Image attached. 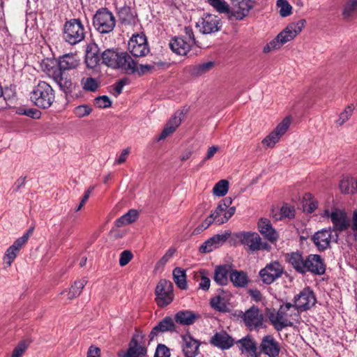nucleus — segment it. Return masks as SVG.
<instances>
[{
    "label": "nucleus",
    "instance_id": "obj_61",
    "mask_svg": "<svg viewBox=\"0 0 357 357\" xmlns=\"http://www.w3.org/2000/svg\"><path fill=\"white\" fill-rule=\"evenodd\" d=\"M27 242V236H22L20 238L16 239L13 244L11 245L16 250L20 251L22 246Z\"/></svg>",
    "mask_w": 357,
    "mask_h": 357
},
{
    "label": "nucleus",
    "instance_id": "obj_31",
    "mask_svg": "<svg viewBox=\"0 0 357 357\" xmlns=\"http://www.w3.org/2000/svg\"><path fill=\"white\" fill-rule=\"evenodd\" d=\"M229 279L234 287H245L249 282L246 273L243 271L231 269L229 272Z\"/></svg>",
    "mask_w": 357,
    "mask_h": 357
},
{
    "label": "nucleus",
    "instance_id": "obj_22",
    "mask_svg": "<svg viewBox=\"0 0 357 357\" xmlns=\"http://www.w3.org/2000/svg\"><path fill=\"white\" fill-rule=\"evenodd\" d=\"M236 344L242 354H245L248 357H259V354L257 352V344L250 335L241 338Z\"/></svg>",
    "mask_w": 357,
    "mask_h": 357
},
{
    "label": "nucleus",
    "instance_id": "obj_26",
    "mask_svg": "<svg viewBox=\"0 0 357 357\" xmlns=\"http://www.w3.org/2000/svg\"><path fill=\"white\" fill-rule=\"evenodd\" d=\"M175 330L176 326L173 319L170 317H165L158 325L153 328L149 335V340L153 341L159 333L173 332Z\"/></svg>",
    "mask_w": 357,
    "mask_h": 357
},
{
    "label": "nucleus",
    "instance_id": "obj_8",
    "mask_svg": "<svg viewBox=\"0 0 357 357\" xmlns=\"http://www.w3.org/2000/svg\"><path fill=\"white\" fill-rule=\"evenodd\" d=\"M47 75L51 77L59 86L60 89L66 94L71 93L75 89L76 84L72 82L71 78L63 74L57 67L48 68L47 66L44 68Z\"/></svg>",
    "mask_w": 357,
    "mask_h": 357
},
{
    "label": "nucleus",
    "instance_id": "obj_48",
    "mask_svg": "<svg viewBox=\"0 0 357 357\" xmlns=\"http://www.w3.org/2000/svg\"><path fill=\"white\" fill-rule=\"evenodd\" d=\"M291 124V119L287 116L285 117L274 129V132L281 137L287 131Z\"/></svg>",
    "mask_w": 357,
    "mask_h": 357
},
{
    "label": "nucleus",
    "instance_id": "obj_41",
    "mask_svg": "<svg viewBox=\"0 0 357 357\" xmlns=\"http://www.w3.org/2000/svg\"><path fill=\"white\" fill-rule=\"evenodd\" d=\"M86 283L87 280L85 278L76 280L69 289L68 298L72 300L79 296Z\"/></svg>",
    "mask_w": 357,
    "mask_h": 357
},
{
    "label": "nucleus",
    "instance_id": "obj_17",
    "mask_svg": "<svg viewBox=\"0 0 357 357\" xmlns=\"http://www.w3.org/2000/svg\"><path fill=\"white\" fill-rule=\"evenodd\" d=\"M242 318L245 326L250 330H255L262 327L264 317L257 307L252 306L246 310Z\"/></svg>",
    "mask_w": 357,
    "mask_h": 357
},
{
    "label": "nucleus",
    "instance_id": "obj_55",
    "mask_svg": "<svg viewBox=\"0 0 357 357\" xmlns=\"http://www.w3.org/2000/svg\"><path fill=\"white\" fill-rule=\"evenodd\" d=\"M182 116V112H177L174 114V116H172L167 123L176 130L181 123Z\"/></svg>",
    "mask_w": 357,
    "mask_h": 357
},
{
    "label": "nucleus",
    "instance_id": "obj_35",
    "mask_svg": "<svg viewBox=\"0 0 357 357\" xmlns=\"http://www.w3.org/2000/svg\"><path fill=\"white\" fill-rule=\"evenodd\" d=\"M119 52L114 50H106L101 54L102 63L109 67L115 68L119 58Z\"/></svg>",
    "mask_w": 357,
    "mask_h": 357
},
{
    "label": "nucleus",
    "instance_id": "obj_20",
    "mask_svg": "<svg viewBox=\"0 0 357 357\" xmlns=\"http://www.w3.org/2000/svg\"><path fill=\"white\" fill-rule=\"evenodd\" d=\"M181 346L185 357H196L199 353V341L190 334L181 335Z\"/></svg>",
    "mask_w": 357,
    "mask_h": 357
},
{
    "label": "nucleus",
    "instance_id": "obj_64",
    "mask_svg": "<svg viewBox=\"0 0 357 357\" xmlns=\"http://www.w3.org/2000/svg\"><path fill=\"white\" fill-rule=\"evenodd\" d=\"M100 349L95 346H91L87 353V357H99Z\"/></svg>",
    "mask_w": 357,
    "mask_h": 357
},
{
    "label": "nucleus",
    "instance_id": "obj_29",
    "mask_svg": "<svg viewBox=\"0 0 357 357\" xmlns=\"http://www.w3.org/2000/svg\"><path fill=\"white\" fill-rule=\"evenodd\" d=\"M199 314L190 310H181L175 314V321L181 325L190 326L199 318Z\"/></svg>",
    "mask_w": 357,
    "mask_h": 357
},
{
    "label": "nucleus",
    "instance_id": "obj_4",
    "mask_svg": "<svg viewBox=\"0 0 357 357\" xmlns=\"http://www.w3.org/2000/svg\"><path fill=\"white\" fill-rule=\"evenodd\" d=\"M31 102L38 107L50 108L55 99V93L52 87L44 81H39L30 94Z\"/></svg>",
    "mask_w": 357,
    "mask_h": 357
},
{
    "label": "nucleus",
    "instance_id": "obj_12",
    "mask_svg": "<svg viewBox=\"0 0 357 357\" xmlns=\"http://www.w3.org/2000/svg\"><path fill=\"white\" fill-rule=\"evenodd\" d=\"M128 50L135 57L146 56L149 52V47L145 35L134 34L128 42Z\"/></svg>",
    "mask_w": 357,
    "mask_h": 357
},
{
    "label": "nucleus",
    "instance_id": "obj_7",
    "mask_svg": "<svg viewBox=\"0 0 357 357\" xmlns=\"http://www.w3.org/2000/svg\"><path fill=\"white\" fill-rule=\"evenodd\" d=\"M235 236L240 241L241 244L248 247L252 252L258 250L269 251L271 245L261 241V237L257 232L241 231L235 234Z\"/></svg>",
    "mask_w": 357,
    "mask_h": 357
},
{
    "label": "nucleus",
    "instance_id": "obj_3",
    "mask_svg": "<svg viewBox=\"0 0 357 357\" xmlns=\"http://www.w3.org/2000/svg\"><path fill=\"white\" fill-rule=\"evenodd\" d=\"M306 24V20L301 19L289 24L275 38L267 43L263 49L264 53L280 48L284 44L292 40Z\"/></svg>",
    "mask_w": 357,
    "mask_h": 357
},
{
    "label": "nucleus",
    "instance_id": "obj_46",
    "mask_svg": "<svg viewBox=\"0 0 357 357\" xmlns=\"http://www.w3.org/2000/svg\"><path fill=\"white\" fill-rule=\"evenodd\" d=\"M354 109V105L353 104L349 105L345 107L344 111L340 113L338 119L335 121V124L337 126H342L345 122H347L351 116L353 114V111Z\"/></svg>",
    "mask_w": 357,
    "mask_h": 357
},
{
    "label": "nucleus",
    "instance_id": "obj_37",
    "mask_svg": "<svg viewBox=\"0 0 357 357\" xmlns=\"http://www.w3.org/2000/svg\"><path fill=\"white\" fill-rule=\"evenodd\" d=\"M173 280L179 289H187L186 274L184 269L180 267L175 268L173 271Z\"/></svg>",
    "mask_w": 357,
    "mask_h": 357
},
{
    "label": "nucleus",
    "instance_id": "obj_51",
    "mask_svg": "<svg viewBox=\"0 0 357 357\" xmlns=\"http://www.w3.org/2000/svg\"><path fill=\"white\" fill-rule=\"evenodd\" d=\"M277 6L280 8V14L282 17H287L291 13V6L286 0H278Z\"/></svg>",
    "mask_w": 357,
    "mask_h": 357
},
{
    "label": "nucleus",
    "instance_id": "obj_21",
    "mask_svg": "<svg viewBox=\"0 0 357 357\" xmlns=\"http://www.w3.org/2000/svg\"><path fill=\"white\" fill-rule=\"evenodd\" d=\"M305 273L310 272L316 275L325 273L326 267L321 257L318 255H310L305 259Z\"/></svg>",
    "mask_w": 357,
    "mask_h": 357
},
{
    "label": "nucleus",
    "instance_id": "obj_56",
    "mask_svg": "<svg viewBox=\"0 0 357 357\" xmlns=\"http://www.w3.org/2000/svg\"><path fill=\"white\" fill-rule=\"evenodd\" d=\"M185 36H183L187 41L190 42V43L193 45H195L198 47H200L198 42L195 40L193 31L191 27L186 26L184 28Z\"/></svg>",
    "mask_w": 357,
    "mask_h": 357
},
{
    "label": "nucleus",
    "instance_id": "obj_38",
    "mask_svg": "<svg viewBox=\"0 0 357 357\" xmlns=\"http://www.w3.org/2000/svg\"><path fill=\"white\" fill-rule=\"evenodd\" d=\"M138 211L135 209L129 210L126 214L116 220V226L118 227L134 222L138 218Z\"/></svg>",
    "mask_w": 357,
    "mask_h": 357
},
{
    "label": "nucleus",
    "instance_id": "obj_16",
    "mask_svg": "<svg viewBox=\"0 0 357 357\" xmlns=\"http://www.w3.org/2000/svg\"><path fill=\"white\" fill-rule=\"evenodd\" d=\"M253 3L251 0H232V6L230 7L229 15L231 19L243 20L248 15L252 8Z\"/></svg>",
    "mask_w": 357,
    "mask_h": 357
},
{
    "label": "nucleus",
    "instance_id": "obj_50",
    "mask_svg": "<svg viewBox=\"0 0 357 357\" xmlns=\"http://www.w3.org/2000/svg\"><path fill=\"white\" fill-rule=\"evenodd\" d=\"M92 112V108L88 105H82L75 107L73 109L74 114L79 117L82 118L89 116Z\"/></svg>",
    "mask_w": 357,
    "mask_h": 357
},
{
    "label": "nucleus",
    "instance_id": "obj_54",
    "mask_svg": "<svg viewBox=\"0 0 357 357\" xmlns=\"http://www.w3.org/2000/svg\"><path fill=\"white\" fill-rule=\"evenodd\" d=\"M29 343L25 340H22L14 349L11 357H22L24 351L28 347Z\"/></svg>",
    "mask_w": 357,
    "mask_h": 357
},
{
    "label": "nucleus",
    "instance_id": "obj_5",
    "mask_svg": "<svg viewBox=\"0 0 357 357\" xmlns=\"http://www.w3.org/2000/svg\"><path fill=\"white\" fill-rule=\"evenodd\" d=\"M86 30L79 19H71L65 22L63 38L70 45H76L84 40Z\"/></svg>",
    "mask_w": 357,
    "mask_h": 357
},
{
    "label": "nucleus",
    "instance_id": "obj_11",
    "mask_svg": "<svg viewBox=\"0 0 357 357\" xmlns=\"http://www.w3.org/2000/svg\"><path fill=\"white\" fill-rule=\"evenodd\" d=\"M231 204V199L226 197L222 200L217 208L212 211L213 215L215 218V223L222 225L227 222L234 214L236 208L234 206L229 207Z\"/></svg>",
    "mask_w": 357,
    "mask_h": 357
},
{
    "label": "nucleus",
    "instance_id": "obj_27",
    "mask_svg": "<svg viewBox=\"0 0 357 357\" xmlns=\"http://www.w3.org/2000/svg\"><path fill=\"white\" fill-rule=\"evenodd\" d=\"M258 229L265 238L271 243H275L278 238L277 231L273 228L270 220L261 218L258 222Z\"/></svg>",
    "mask_w": 357,
    "mask_h": 357
},
{
    "label": "nucleus",
    "instance_id": "obj_57",
    "mask_svg": "<svg viewBox=\"0 0 357 357\" xmlns=\"http://www.w3.org/2000/svg\"><path fill=\"white\" fill-rule=\"evenodd\" d=\"M132 257L133 255L130 250L123 251L120 255L119 265L121 266H125L131 261Z\"/></svg>",
    "mask_w": 357,
    "mask_h": 357
},
{
    "label": "nucleus",
    "instance_id": "obj_45",
    "mask_svg": "<svg viewBox=\"0 0 357 357\" xmlns=\"http://www.w3.org/2000/svg\"><path fill=\"white\" fill-rule=\"evenodd\" d=\"M229 190V182L222 179L219 181L213 188V193L218 197L225 196Z\"/></svg>",
    "mask_w": 357,
    "mask_h": 357
},
{
    "label": "nucleus",
    "instance_id": "obj_49",
    "mask_svg": "<svg viewBox=\"0 0 357 357\" xmlns=\"http://www.w3.org/2000/svg\"><path fill=\"white\" fill-rule=\"evenodd\" d=\"M280 137L272 131L268 136H266L261 142L264 146L267 148H273L277 142L280 140Z\"/></svg>",
    "mask_w": 357,
    "mask_h": 357
},
{
    "label": "nucleus",
    "instance_id": "obj_25",
    "mask_svg": "<svg viewBox=\"0 0 357 357\" xmlns=\"http://www.w3.org/2000/svg\"><path fill=\"white\" fill-rule=\"evenodd\" d=\"M192 46L190 42L187 41L183 36H176L169 43V47L173 52L182 56L186 55Z\"/></svg>",
    "mask_w": 357,
    "mask_h": 357
},
{
    "label": "nucleus",
    "instance_id": "obj_30",
    "mask_svg": "<svg viewBox=\"0 0 357 357\" xmlns=\"http://www.w3.org/2000/svg\"><path fill=\"white\" fill-rule=\"evenodd\" d=\"M286 259L293 268L300 273H305V259L298 252H294L286 255Z\"/></svg>",
    "mask_w": 357,
    "mask_h": 357
},
{
    "label": "nucleus",
    "instance_id": "obj_34",
    "mask_svg": "<svg viewBox=\"0 0 357 357\" xmlns=\"http://www.w3.org/2000/svg\"><path fill=\"white\" fill-rule=\"evenodd\" d=\"M100 57L96 46L89 47L86 51L85 63L88 68H93L100 62Z\"/></svg>",
    "mask_w": 357,
    "mask_h": 357
},
{
    "label": "nucleus",
    "instance_id": "obj_58",
    "mask_svg": "<svg viewBox=\"0 0 357 357\" xmlns=\"http://www.w3.org/2000/svg\"><path fill=\"white\" fill-rule=\"evenodd\" d=\"M95 104L100 108H107L111 106L112 102L107 96H102L95 99Z\"/></svg>",
    "mask_w": 357,
    "mask_h": 357
},
{
    "label": "nucleus",
    "instance_id": "obj_44",
    "mask_svg": "<svg viewBox=\"0 0 357 357\" xmlns=\"http://www.w3.org/2000/svg\"><path fill=\"white\" fill-rule=\"evenodd\" d=\"M357 13V0H348L345 3L342 15L344 18H350Z\"/></svg>",
    "mask_w": 357,
    "mask_h": 357
},
{
    "label": "nucleus",
    "instance_id": "obj_39",
    "mask_svg": "<svg viewBox=\"0 0 357 357\" xmlns=\"http://www.w3.org/2000/svg\"><path fill=\"white\" fill-rule=\"evenodd\" d=\"M195 280L199 282V288L203 291H208L211 285V280L208 272L201 270L195 274Z\"/></svg>",
    "mask_w": 357,
    "mask_h": 357
},
{
    "label": "nucleus",
    "instance_id": "obj_9",
    "mask_svg": "<svg viewBox=\"0 0 357 357\" xmlns=\"http://www.w3.org/2000/svg\"><path fill=\"white\" fill-rule=\"evenodd\" d=\"M155 302L160 307L170 304L174 298L173 284L167 280H160L155 288Z\"/></svg>",
    "mask_w": 357,
    "mask_h": 357
},
{
    "label": "nucleus",
    "instance_id": "obj_32",
    "mask_svg": "<svg viewBox=\"0 0 357 357\" xmlns=\"http://www.w3.org/2000/svg\"><path fill=\"white\" fill-rule=\"evenodd\" d=\"M229 266L220 265L215 267L213 273V280L218 285L224 286L228 283V274Z\"/></svg>",
    "mask_w": 357,
    "mask_h": 357
},
{
    "label": "nucleus",
    "instance_id": "obj_40",
    "mask_svg": "<svg viewBox=\"0 0 357 357\" xmlns=\"http://www.w3.org/2000/svg\"><path fill=\"white\" fill-rule=\"evenodd\" d=\"M207 2L217 12L221 14H225L229 17V19H231L229 15L230 6L225 0H207Z\"/></svg>",
    "mask_w": 357,
    "mask_h": 357
},
{
    "label": "nucleus",
    "instance_id": "obj_52",
    "mask_svg": "<svg viewBox=\"0 0 357 357\" xmlns=\"http://www.w3.org/2000/svg\"><path fill=\"white\" fill-rule=\"evenodd\" d=\"M20 251L16 250L15 248H13L12 246H10L7 250L6 251L3 260L7 266H10L11 264L16 258L18 252Z\"/></svg>",
    "mask_w": 357,
    "mask_h": 357
},
{
    "label": "nucleus",
    "instance_id": "obj_6",
    "mask_svg": "<svg viewBox=\"0 0 357 357\" xmlns=\"http://www.w3.org/2000/svg\"><path fill=\"white\" fill-rule=\"evenodd\" d=\"M93 24L99 33H109L115 27L116 19L112 13L107 8H100L94 15Z\"/></svg>",
    "mask_w": 357,
    "mask_h": 357
},
{
    "label": "nucleus",
    "instance_id": "obj_19",
    "mask_svg": "<svg viewBox=\"0 0 357 357\" xmlns=\"http://www.w3.org/2000/svg\"><path fill=\"white\" fill-rule=\"evenodd\" d=\"M332 231L331 227L325 228L315 232L312 236V240L319 251L322 252L331 248Z\"/></svg>",
    "mask_w": 357,
    "mask_h": 357
},
{
    "label": "nucleus",
    "instance_id": "obj_23",
    "mask_svg": "<svg viewBox=\"0 0 357 357\" xmlns=\"http://www.w3.org/2000/svg\"><path fill=\"white\" fill-rule=\"evenodd\" d=\"M115 69H120L127 74L136 73L137 63L126 52H120Z\"/></svg>",
    "mask_w": 357,
    "mask_h": 357
},
{
    "label": "nucleus",
    "instance_id": "obj_60",
    "mask_svg": "<svg viewBox=\"0 0 357 357\" xmlns=\"http://www.w3.org/2000/svg\"><path fill=\"white\" fill-rule=\"evenodd\" d=\"M169 350L165 345H159L155 351L154 357H169Z\"/></svg>",
    "mask_w": 357,
    "mask_h": 357
},
{
    "label": "nucleus",
    "instance_id": "obj_24",
    "mask_svg": "<svg viewBox=\"0 0 357 357\" xmlns=\"http://www.w3.org/2000/svg\"><path fill=\"white\" fill-rule=\"evenodd\" d=\"M210 343L214 347L225 350L234 345V340L227 332L222 331L211 337Z\"/></svg>",
    "mask_w": 357,
    "mask_h": 357
},
{
    "label": "nucleus",
    "instance_id": "obj_33",
    "mask_svg": "<svg viewBox=\"0 0 357 357\" xmlns=\"http://www.w3.org/2000/svg\"><path fill=\"white\" fill-rule=\"evenodd\" d=\"M118 16L121 24L132 25L135 22V14L131 8L124 6L118 10Z\"/></svg>",
    "mask_w": 357,
    "mask_h": 357
},
{
    "label": "nucleus",
    "instance_id": "obj_1",
    "mask_svg": "<svg viewBox=\"0 0 357 357\" xmlns=\"http://www.w3.org/2000/svg\"><path fill=\"white\" fill-rule=\"evenodd\" d=\"M319 215L323 218L331 220L333 231L342 232L350 227V218L344 209L337 207L333 199L327 201L324 204Z\"/></svg>",
    "mask_w": 357,
    "mask_h": 357
},
{
    "label": "nucleus",
    "instance_id": "obj_43",
    "mask_svg": "<svg viewBox=\"0 0 357 357\" xmlns=\"http://www.w3.org/2000/svg\"><path fill=\"white\" fill-rule=\"evenodd\" d=\"M214 64L215 63L213 61H208L196 64L192 67L191 70L192 74L195 76H200L203 74H205L213 68Z\"/></svg>",
    "mask_w": 357,
    "mask_h": 357
},
{
    "label": "nucleus",
    "instance_id": "obj_63",
    "mask_svg": "<svg viewBox=\"0 0 357 357\" xmlns=\"http://www.w3.org/2000/svg\"><path fill=\"white\" fill-rule=\"evenodd\" d=\"M175 130H176L174 128H172L171 126L167 123L159 137V140L165 139L170 134L173 133Z\"/></svg>",
    "mask_w": 357,
    "mask_h": 357
},
{
    "label": "nucleus",
    "instance_id": "obj_28",
    "mask_svg": "<svg viewBox=\"0 0 357 357\" xmlns=\"http://www.w3.org/2000/svg\"><path fill=\"white\" fill-rule=\"evenodd\" d=\"M79 64V59L77 54H67L59 58V65L56 66L62 70H68L77 68Z\"/></svg>",
    "mask_w": 357,
    "mask_h": 357
},
{
    "label": "nucleus",
    "instance_id": "obj_62",
    "mask_svg": "<svg viewBox=\"0 0 357 357\" xmlns=\"http://www.w3.org/2000/svg\"><path fill=\"white\" fill-rule=\"evenodd\" d=\"M281 214L284 217L292 218L294 216V209L287 205H284L281 208Z\"/></svg>",
    "mask_w": 357,
    "mask_h": 357
},
{
    "label": "nucleus",
    "instance_id": "obj_10",
    "mask_svg": "<svg viewBox=\"0 0 357 357\" xmlns=\"http://www.w3.org/2000/svg\"><path fill=\"white\" fill-rule=\"evenodd\" d=\"M283 273L284 268L282 264L278 261H274L267 264L266 266L259 271V275L263 283L271 284L281 278Z\"/></svg>",
    "mask_w": 357,
    "mask_h": 357
},
{
    "label": "nucleus",
    "instance_id": "obj_18",
    "mask_svg": "<svg viewBox=\"0 0 357 357\" xmlns=\"http://www.w3.org/2000/svg\"><path fill=\"white\" fill-rule=\"evenodd\" d=\"M259 350L260 353L268 357H278L280 351V346L273 335H267L261 339Z\"/></svg>",
    "mask_w": 357,
    "mask_h": 357
},
{
    "label": "nucleus",
    "instance_id": "obj_2",
    "mask_svg": "<svg viewBox=\"0 0 357 357\" xmlns=\"http://www.w3.org/2000/svg\"><path fill=\"white\" fill-rule=\"evenodd\" d=\"M300 318L299 312L290 303L282 305L278 312H271L268 315L271 324L277 331L293 326L294 323L299 322Z\"/></svg>",
    "mask_w": 357,
    "mask_h": 357
},
{
    "label": "nucleus",
    "instance_id": "obj_42",
    "mask_svg": "<svg viewBox=\"0 0 357 357\" xmlns=\"http://www.w3.org/2000/svg\"><path fill=\"white\" fill-rule=\"evenodd\" d=\"M211 307L217 311L225 312L229 310L225 298L221 296H217L211 299Z\"/></svg>",
    "mask_w": 357,
    "mask_h": 357
},
{
    "label": "nucleus",
    "instance_id": "obj_36",
    "mask_svg": "<svg viewBox=\"0 0 357 357\" xmlns=\"http://www.w3.org/2000/svg\"><path fill=\"white\" fill-rule=\"evenodd\" d=\"M146 353L145 347L139 344L135 337L131 340L129 349L127 352V357H143Z\"/></svg>",
    "mask_w": 357,
    "mask_h": 357
},
{
    "label": "nucleus",
    "instance_id": "obj_15",
    "mask_svg": "<svg viewBox=\"0 0 357 357\" xmlns=\"http://www.w3.org/2000/svg\"><path fill=\"white\" fill-rule=\"evenodd\" d=\"M231 231L226 230L220 234H215L206 240L199 247V252L208 253L222 245L231 236Z\"/></svg>",
    "mask_w": 357,
    "mask_h": 357
},
{
    "label": "nucleus",
    "instance_id": "obj_59",
    "mask_svg": "<svg viewBox=\"0 0 357 357\" xmlns=\"http://www.w3.org/2000/svg\"><path fill=\"white\" fill-rule=\"evenodd\" d=\"M175 250L174 249H169L163 257L157 262L155 268H158L163 266L169 260V259L174 255Z\"/></svg>",
    "mask_w": 357,
    "mask_h": 357
},
{
    "label": "nucleus",
    "instance_id": "obj_14",
    "mask_svg": "<svg viewBox=\"0 0 357 357\" xmlns=\"http://www.w3.org/2000/svg\"><path fill=\"white\" fill-rule=\"evenodd\" d=\"M222 23L220 19L212 14L204 15L197 22V27L203 34H211L220 30Z\"/></svg>",
    "mask_w": 357,
    "mask_h": 357
},
{
    "label": "nucleus",
    "instance_id": "obj_13",
    "mask_svg": "<svg viewBox=\"0 0 357 357\" xmlns=\"http://www.w3.org/2000/svg\"><path fill=\"white\" fill-rule=\"evenodd\" d=\"M317 299L314 292L309 288L303 289L294 297V305L299 312L306 311L315 305Z\"/></svg>",
    "mask_w": 357,
    "mask_h": 357
},
{
    "label": "nucleus",
    "instance_id": "obj_53",
    "mask_svg": "<svg viewBox=\"0 0 357 357\" xmlns=\"http://www.w3.org/2000/svg\"><path fill=\"white\" fill-rule=\"evenodd\" d=\"M17 114L25 115L32 119H38L40 117L41 113L39 110L31 108V109H19Z\"/></svg>",
    "mask_w": 357,
    "mask_h": 357
},
{
    "label": "nucleus",
    "instance_id": "obj_47",
    "mask_svg": "<svg viewBox=\"0 0 357 357\" xmlns=\"http://www.w3.org/2000/svg\"><path fill=\"white\" fill-rule=\"evenodd\" d=\"M81 84L84 90L86 91H96L99 87L98 82L93 77H83Z\"/></svg>",
    "mask_w": 357,
    "mask_h": 357
}]
</instances>
